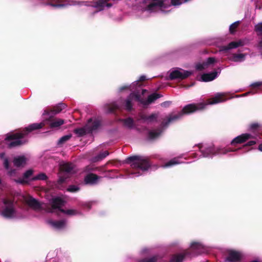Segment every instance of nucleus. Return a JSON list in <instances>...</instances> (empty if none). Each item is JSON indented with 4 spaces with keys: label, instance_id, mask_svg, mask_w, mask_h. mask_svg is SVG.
<instances>
[{
    "label": "nucleus",
    "instance_id": "f257e3e1",
    "mask_svg": "<svg viewBox=\"0 0 262 262\" xmlns=\"http://www.w3.org/2000/svg\"><path fill=\"white\" fill-rule=\"evenodd\" d=\"M24 202L30 207L34 210L46 209V211L50 213L55 212L57 210L67 215H74L78 214V211L74 209H68L64 210L60 208L64 205V201L60 197L53 198L51 200V208H46L44 204L40 203L36 199L28 194L23 196Z\"/></svg>",
    "mask_w": 262,
    "mask_h": 262
},
{
    "label": "nucleus",
    "instance_id": "f03ea898",
    "mask_svg": "<svg viewBox=\"0 0 262 262\" xmlns=\"http://www.w3.org/2000/svg\"><path fill=\"white\" fill-rule=\"evenodd\" d=\"M180 4V0H153V2L148 5L146 7L139 9L137 11V15L141 17H146L154 12L167 13L171 11L172 6Z\"/></svg>",
    "mask_w": 262,
    "mask_h": 262
},
{
    "label": "nucleus",
    "instance_id": "7ed1b4c3",
    "mask_svg": "<svg viewBox=\"0 0 262 262\" xmlns=\"http://www.w3.org/2000/svg\"><path fill=\"white\" fill-rule=\"evenodd\" d=\"M42 123H34L29 125L22 133L9 134L5 138L9 147H13L23 145L27 142V135L32 130L40 128L43 126Z\"/></svg>",
    "mask_w": 262,
    "mask_h": 262
},
{
    "label": "nucleus",
    "instance_id": "20e7f679",
    "mask_svg": "<svg viewBox=\"0 0 262 262\" xmlns=\"http://www.w3.org/2000/svg\"><path fill=\"white\" fill-rule=\"evenodd\" d=\"M228 98L227 94L225 93H217L214 97L207 100L206 103L201 102L196 104H190L186 105L182 110H181V115L182 114H188L196 111L201 110L205 108V106L209 104H215L223 102L227 100Z\"/></svg>",
    "mask_w": 262,
    "mask_h": 262
},
{
    "label": "nucleus",
    "instance_id": "39448f33",
    "mask_svg": "<svg viewBox=\"0 0 262 262\" xmlns=\"http://www.w3.org/2000/svg\"><path fill=\"white\" fill-rule=\"evenodd\" d=\"M134 171L130 173V177H137L143 174L150 166L147 158L143 156H134L127 159Z\"/></svg>",
    "mask_w": 262,
    "mask_h": 262
},
{
    "label": "nucleus",
    "instance_id": "423d86ee",
    "mask_svg": "<svg viewBox=\"0 0 262 262\" xmlns=\"http://www.w3.org/2000/svg\"><path fill=\"white\" fill-rule=\"evenodd\" d=\"M160 97V95L156 93H153L148 96L147 100H143L140 98L138 94L132 93L125 101V106L126 110L129 111L132 109V104L134 101H137L145 105L152 103Z\"/></svg>",
    "mask_w": 262,
    "mask_h": 262
},
{
    "label": "nucleus",
    "instance_id": "0eeeda50",
    "mask_svg": "<svg viewBox=\"0 0 262 262\" xmlns=\"http://www.w3.org/2000/svg\"><path fill=\"white\" fill-rule=\"evenodd\" d=\"M0 213L5 218L15 217L16 216V212L13 202L7 199H4L0 205Z\"/></svg>",
    "mask_w": 262,
    "mask_h": 262
},
{
    "label": "nucleus",
    "instance_id": "6e6552de",
    "mask_svg": "<svg viewBox=\"0 0 262 262\" xmlns=\"http://www.w3.org/2000/svg\"><path fill=\"white\" fill-rule=\"evenodd\" d=\"M100 121L97 119H90L85 127L77 128L74 130V133L78 136H81L87 133L94 131L100 126Z\"/></svg>",
    "mask_w": 262,
    "mask_h": 262
},
{
    "label": "nucleus",
    "instance_id": "1a4fd4ad",
    "mask_svg": "<svg viewBox=\"0 0 262 262\" xmlns=\"http://www.w3.org/2000/svg\"><path fill=\"white\" fill-rule=\"evenodd\" d=\"M203 156L205 157H211L214 155H220V154H225L228 152L233 151H235L234 149H231L230 148H225L223 147H209L205 149V150H203V149H201Z\"/></svg>",
    "mask_w": 262,
    "mask_h": 262
},
{
    "label": "nucleus",
    "instance_id": "9d476101",
    "mask_svg": "<svg viewBox=\"0 0 262 262\" xmlns=\"http://www.w3.org/2000/svg\"><path fill=\"white\" fill-rule=\"evenodd\" d=\"M60 172L59 178L58 181V185H60L64 182L65 180L69 177V174L73 173V165L68 163H63L60 165Z\"/></svg>",
    "mask_w": 262,
    "mask_h": 262
},
{
    "label": "nucleus",
    "instance_id": "9b49d317",
    "mask_svg": "<svg viewBox=\"0 0 262 262\" xmlns=\"http://www.w3.org/2000/svg\"><path fill=\"white\" fill-rule=\"evenodd\" d=\"M191 256H195L207 252L204 247L200 243H192L190 247Z\"/></svg>",
    "mask_w": 262,
    "mask_h": 262
},
{
    "label": "nucleus",
    "instance_id": "f8f14e48",
    "mask_svg": "<svg viewBox=\"0 0 262 262\" xmlns=\"http://www.w3.org/2000/svg\"><path fill=\"white\" fill-rule=\"evenodd\" d=\"M254 136L248 134H243L235 138L231 142L232 145H235V144L242 143L246 141L253 138Z\"/></svg>",
    "mask_w": 262,
    "mask_h": 262
},
{
    "label": "nucleus",
    "instance_id": "ddd939ff",
    "mask_svg": "<svg viewBox=\"0 0 262 262\" xmlns=\"http://www.w3.org/2000/svg\"><path fill=\"white\" fill-rule=\"evenodd\" d=\"M242 258V254L237 251H230L225 260L226 262H239Z\"/></svg>",
    "mask_w": 262,
    "mask_h": 262
},
{
    "label": "nucleus",
    "instance_id": "4468645a",
    "mask_svg": "<svg viewBox=\"0 0 262 262\" xmlns=\"http://www.w3.org/2000/svg\"><path fill=\"white\" fill-rule=\"evenodd\" d=\"M216 61V59L213 57L208 58L205 62L199 63L196 65V69L198 70H202L212 66L213 64Z\"/></svg>",
    "mask_w": 262,
    "mask_h": 262
},
{
    "label": "nucleus",
    "instance_id": "2eb2a0df",
    "mask_svg": "<svg viewBox=\"0 0 262 262\" xmlns=\"http://www.w3.org/2000/svg\"><path fill=\"white\" fill-rule=\"evenodd\" d=\"M56 4H53L51 2H48L46 4L47 5L51 6L55 8H62L68 6L75 5L77 4L76 2H71V3H64V0H54L53 1Z\"/></svg>",
    "mask_w": 262,
    "mask_h": 262
},
{
    "label": "nucleus",
    "instance_id": "dca6fc26",
    "mask_svg": "<svg viewBox=\"0 0 262 262\" xmlns=\"http://www.w3.org/2000/svg\"><path fill=\"white\" fill-rule=\"evenodd\" d=\"M220 73V71L219 72L214 71L209 73L203 74L201 77V80L204 82L211 81L215 79Z\"/></svg>",
    "mask_w": 262,
    "mask_h": 262
},
{
    "label": "nucleus",
    "instance_id": "f3484780",
    "mask_svg": "<svg viewBox=\"0 0 262 262\" xmlns=\"http://www.w3.org/2000/svg\"><path fill=\"white\" fill-rule=\"evenodd\" d=\"M33 171L32 169H29L26 171L23 176L22 178L18 179L15 180L17 183L19 184H27L31 180V178L30 177L32 175Z\"/></svg>",
    "mask_w": 262,
    "mask_h": 262
},
{
    "label": "nucleus",
    "instance_id": "a211bd4d",
    "mask_svg": "<svg viewBox=\"0 0 262 262\" xmlns=\"http://www.w3.org/2000/svg\"><path fill=\"white\" fill-rule=\"evenodd\" d=\"M47 223L53 228L56 230H60L64 228L66 225V222L64 221H53L48 220Z\"/></svg>",
    "mask_w": 262,
    "mask_h": 262
},
{
    "label": "nucleus",
    "instance_id": "6ab92c4d",
    "mask_svg": "<svg viewBox=\"0 0 262 262\" xmlns=\"http://www.w3.org/2000/svg\"><path fill=\"white\" fill-rule=\"evenodd\" d=\"M246 55L247 54L243 53L233 54L228 56V59L233 62H241L245 60Z\"/></svg>",
    "mask_w": 262,
    "mask_h": 262
},
{
    "label": "nucleus",
    "instance_id": "aec40b11",
    "mask_svg": "<svg viewBox=\"0 0 262 262\" xmlns=\"http://www.w3.org/2000/svg\"><path fill=\"white\" fill-rule=\"evenodd\" d=\"M110 0H99L95 2L94 4H88V2H82L80 5H84L86 6H91L95 8H100V10H102L104 7L105 6V3ZM79 4V3L78 4ZM80 5V4H79Z\"/></svg>",
    "mask_w": 262,
    "mask_h": 262
},
{
    "label": "nucleus",
    "instance_id": "412c9836",
    "mask_svg": "<svg viewBox=\"0 0 262 262\" xmlns=\"http://www.w3.org/2000/svg\"><path fill=\"white\" fill-rule=\"evenodd\" d=\"M27 159L24 156H20L14 158V165L17 167L24 166L27 162Z\"/></svg>",
    "mask_w": 262,
    "mask_h": 262
},
{
    "label": "nucleus",
    "instance_id": "4be33fe9",
    "mask_svg": "<svg viewBox=\"0 0 262 262\" xmlns=\"http://www.w3.org/2000/svg\"><path fill=\"white\" fill-rule=\"evenodd\" d=\"M99 178L96 174L91 173L85 177L84 181L86 184H94L97 183Z\"/></svg>",
    "mask_w": 262,
    "mask_h": 262
},
{
    "label": "nucleus",
    "instance_id": "5701e85b",
    "mask_svg": "<svg viewBox=\"0 0 262 262\" xmlns=\"http://www.w3.org/2000/svg\"><path fill=\"white\" fill-rule=\"evenodd\" d=\"M180 77V70L179 68H172L169 71V79H174Z\"/></svg>",
    "mask_w": 262,
    "mask_h": 262
},
{
    "label": "nucleus",
    "instance_id": "b1692460",
    "mask_svg": "<svg viewBox=\"0 0 262 262\" xmlns=\"http://www.w3.org/2000/svg\"><path fill=\"white\" fill-rule=\"evenodd\" d=\"M180 163V160L179 158H173L167 163L161 165V167L163 168H169L174 165L179 164Z\"/></svg>",
    "mask_w": 262,
    "mask_h": 262
},
{
    "label": "nucleus",
    "instance_id": "393cba45",
    "mask_svg": "<svg viewBox=\"0 0 262 262\" xmlns=\"http://www.w3.org/2000/svg\"><path fill=\"white\" fill-rule=\"evenodd\" d=\"M242 45V42L233 41L230 42L227 46H224L222 48L221 51H227L230 49L236 48Z\"/></svg>",
    "mask_w": 262,
    "mask_h": 262
},
{
    "label": "nucleus",
    "instance_id": "a878e982",
    "mask_svg": "<svg viewBox=\"0 0 262 262\" xmlns=\"http://www.w3.org/2000/svg\"><path fill=\"white\" fill-rule=\"evenodd\" d=\"M64 123V120L61 119H56L52 120L50 123V127L51 128L58 127Z\"/></svg>",
    "mask_w": 262,
    "mask_h": 262
},
{
    "label": "nucleus",
    "instance_id": "bb28decb",
    "mask_svg": "<svg viewBox=\"0 0 262 262\" xmlns=\"http://www.w3.org/2000/svg\"><path fill=\"white\" fill-rule=\"evenodd\" d=\"M162 131L161 130H150L148 133V138L150 139H155L158 137L161 134Z\"/></svg>",
    "mask_w": 262,
    "mask_h": 262
},
{
    "label": "nucleus",
    "instance_id": "cd10ccee",
    "mask_svg": "<svg viewBox=\"0 0 262 262\" xmlns=\"http://www.w3.org/2000/svg\"><path fill=\"white\" fill-rule=\"evenodd\" d=\"M123 121L124 125L128 128H133L135 126L134 121L130 118H126Z\"/></svg>",
    "mask_w": 262,
    "mask_h": 262
},
{
    "label": "nucleus",
    "instance_id": "c85d7f7f",
    "mask_svg": "<svg viewBox=\"0 0 262 262\" xmlns=\"http://www.w3.org/2000/svg\"><path fill=\"white\" fill-rule=\"evenodd\" d=\"M146 79V77L144 75H142V76H141L139 78V79L138 80H137L135 82H134L132 85H130L129 86H122L120 88V91H123V90L124 89H128L129 88H131L132 86H134L135 85H136L138 83V82L139 81H144Z\"/></svg>",
    "mask_w": 262,
    "mask_h": 262
},
{
    "label": "nucleus",
    "instance_id": "c756f323",
    "mask_svg": "<svg viewBox=\"0 0 262 262\" xmlns=\"http://www.w3.org/2000/svg\"><path fill=\"white\" fill-rule=\"evenodd\" d=\"M159 259L158 255H154L150 257H147L140 259L138 262H157Z\"/></svg>",
    "mask_w": 262,
    "mask_h": 262
},
{
    "label": "nucleus",
    "instance_id": "7c9ffc66",
    "mask_svg": "<svg viewBox=\"0 0 262 262\" xmlns=\"http://www.w3.org/2000/svg\"><path fill=\"white\" fill-rule=\"evenodd\" d=\"M108 155V152L107 151H104L102 153H100L99 155H98L97 157L94 158L93 159V162H97L99 161H100L105 158Z\"/></svg>",
    "mask_w": 262,
    "mask_h": 262
},
{
    "label": "nucleus",
    "instance_id": "2f4dec72",
    "mask_svg": "<svg viewBox=\"0 0 262 262\" xmlns=\"http://www.w3.org/2000/svg\"><path fill=\"white\" fill-rule=\"evenodd\" d=\"M47 175L44 173H40L36 175L35 177H33L31 178L32 181H36V180H46L47 179Z\"/></svg>",
    "mask_w": 262,
    "mask_h": 262
},
{
    "label": "nucleus",
    "instance_id": "473e14b6",
    "mask_svg": "<svg viewBox=\"0 0 262 262\" xmlns=\"http://www.w3.org/2000/svg\"><path fill=\"white\" fill-rule=\"evenodd\" d=\"M179 116L176 114L170 115L167 118V122L165 123L166 125L173 122L174 121L178 119Z\"/></svg>",
    "mask_w": 262,
    "mask_h": 262
},
{
    "label": "nucleus",
    "instance_id": "72a5a7b5",
    "mask_svg": "<svg viewBox=\"0 0 262 262\" xmlns=\"http://www.w3.org/2000/svg\"><path fill=\"white\" fill-rule=\"evenodd\" d=\"M71 135H67L62 137L58 141V144L60 145L69 140L71 138Z\"/></svg>",
    "mask_w": 262,
    "mask_h": 262
},
{
    "label": "nucleus",
    "instance_id": "f704fd0d",
    "mask_svg": "<svg viewBox=\"0 0 262 262\" xmlns=\"http://www.w3.org/2000/svg\"><path fill=\"white\" fill-rule=\"evenodd\" d=\"M255 30L259 35H262V23H258L255 26Z\"/></svg>",
    "mask_w": 262,
    "mask_h": 262
},
{
    "label": "nucleus",
    "instance_id": "c9c22d12",
    "mask_svg": "<svg viewBox=\"0 0 262 262\" xmlns=\"http://www.w3.org/2000/svg\"><path fill=\"white\" fill-rule=\"evenodd\" d=\"M191 74V72L188 71L182 70L181 69V79L188 77Z\"/></svg>",
    "mask_w": 262,
    "mask_h": 262
},
{
    "label": "nucleus",
    "instance_id": "e433bc0d",
    "mask_svg": "<svg viewBox=\"0 0 262 262\" xmlns=\"http://www.w3.org/2000/svg\"><path fill=\"white\" fill-rule=\"evenodd\" d=\"M169 262H180V255L179 254L173 255Z\"/></svg>",
    "mask_w": 262,
    "mask_h": 262
},
{
    "label": "nucleus",
    "instance_id": "4c0bfd02",
    "mask_svg": "<svg viewBox=\"0 0 262 262\" xmlns=\"http://www.w3.org/2000/svg\"><path fill=\"white\" fill-rule=\"evenodd\" d=\"M239 24V21H236L230 26L229 30L231 33H233Z\"/></svg>",
    "mask_w": 262,
    "mask_h": 262
},
{
    "label": "nucleus",
    "instance_id": "58836bf2",
    "mask_svg": "<svg viewBox=\"0 0 262 262\" xmlns=\"http://www.w3.org/2000/svg\"><path fill=\"white\" fill-rule=\"evenodd\" d=\"M79 189V188L78 187H77L76 186H74V185H71V186H69V187L68 188L67 190L68 191H70L71 192H75L78 191Z\"/></svg>",
    "mask_w": 262,
    "mask_h": 262
},
{
    "label": "nucleus",
    "instance_id": "ea45409f",
    "mask_svg": "<svg viewBox=\"0 0 262 262\" xmlns=\"http://www.w3.org/2000/svg\"><path fill=\"white\" fill-rule=\"evenodd\" d=\"M157 118V115L152 114V115H150V116H149L146 120L149 121H152L156 119Z\"/></svg>",
    "mask_w": 262,
    "mask_h": 262
},
{
    "label": "nucleus",
    "instance_id": "a19ab883",
    "mask_svg": "<svg viewBox=\"0 0 262 262\" xmlns=\"http://www.w3.org/2000/svg\"><path fill=\"white\" fill-rule=\"evenodd\" d=\"M142 252L144 254H150L151 249L148 248H144L142 250Z\"/></svg>",
    "mask_w": 262,
    "mask_h": 262
},
{
    "label": "nucleus",
    "instance_id": "79ce46f5",
    "mask_svg": "<svg viewBox=\"0 0 262 262\" xmlns=\"http://www.w3.org/2000/svg\"><path fill=\"white\" fill-rule=\"evenodd\" d=\"M258 50H259V52L261 53V54H262V38L259 41V43H258Z\"/></svg>",
    "mask_w": 262,
    "mask_h": 262
},
{
    "label": "nucleus",
    "instance_id": "37998d69",
    "mask_svg": "<svg viewBox=\"0 0 262 262\" xmlns=\"http://www.w3.org/2000/svg\"><path fill=\"white\" fill-rule=\"evenodd\" d=\"M262 85V83L261 82H255L251 84V86L254 88L258 87Z\"/></svg>",
    "mask_w": 262,
    "mask_h": 262
},
{
    "label": "nucleus",
    "instance_id": "c03bdc74",
    "mask_svg": "<svg viewBox=\"0 0 262 262\" xmlns=\"http://www.w3.org/2000/svg\"><path fill=\"white\" fill-rule=\"evenodd\" d=\"M4 164L5 167L8 169L9 168V162L7 159H5L4 162Z\"/></svg>",
    "mask_w": 262,
    "mask_h": 262
},
{
    "label": "nucleus",
    "instance_id": "a18cd8bd",
    "mask_svg": "<svg viewBox=\"0 0 262 262\" xmlns=\"http://www.w3.org/2000/svg\"><path fill=\"white\" fill-rule=\"evenodd\" d=\"M170 102L169 101H165L161 104V105L163 107H167L169 105Z\"/></svg>",
    "mask_w": 262,
    "mask_h": 262
},
{
    "label": "nucleus",
    "instance_id": "49530a36",
    "mask_svg": "<svg viewBox=\"0 0 262 262\" xmlns=\"http://www.w3.org/2000/svg\"><path fill=\"white\" fill-rule=\"evenodd\" d=\"M256 142L255 141H250L247 143V145L251 146L255 144Z\"/></svg>",
    "mask_w": 262,
    "mask_h": 262
},
{
    "label": "nucleus",
    "instance_id": "de8ad7c7",
    "mask_svg": "<svg viewBox=\"0 0 262 262\" xmlns=\"http://www.w3.org/2000/svg\"><path fill=\"white\" fill-rule=\"evenodd\" d=\"M61 108L59 109L58 108H57L54 111V114L59 113L61 111Z\"/></svg>",
    "mask_w": 262,
    "mask_h": 262
},
{
    "label": "nucleus",
    "instance_id": "09e8293b",
    "mask_svg": "<svg viewBox=\"0 0 262 262\" xmlns=\"http://www.w3.org/2000/svg\"><path fill=\"white\" fill-rule=\"evenodd\" d=\"M257 126H258V125L257 124H253L251 125V128H256Z\"/></svg>",
    "mask_w": 262,
    "mask_h": 262
},
{
    "label": "nucleus",
    "instance_id": "8fccbe9b",
    "mask_svg": "<svg viewBox=\"0 0 262 262\" xmlns=\"http://www.w3.org/2000/svg\"><path fill=\"white\" fill-rule=\"evenodd\" d=\"M258 149L260 151H262V144H260L258 146Z\"/></svg>",
    "mask_w": 262,
    "mask_h": 262
},
{
    "label": "nucleus",
    "instance_id": "3c124183",
    "mask_svg": "<svg viewBox=\"0 0 262 262\" xmlns=\"http://www.w3.org/2000/svg\"><path fill=\"white\" fill-rule=\"evenodd\" d=\"M189 1V0H181V4L183 3H186L188 1Z\"/></svg>",
    "mask_w": 262,
    "mask_h": 262
},
{
    "label": "nucleus",
    "instance_id": "603ef678",
    "mask_svg": "<svg viewBox=\"0 0 262 262\" xmlns=\"http://www.w3.org/2000/svg\"><path fill=\"white\" fill-rule=\"evenodd\" d=\"M88 169V170H93L94 168L88 167L87 168Z\"/></svg>",
    "mask_w": 262,
    "mask_h": 262
},
{
    "label": "nucleus",
    "instance_id": "864d4df0",
    "mask_svg": "<svg viewBox=\"0 0 262 262\" xmlns=\"http://www.w3.org/2000/svg\"><path fill=\"white\" fill-rule=\"evenodd\" d=\"M106 6L107 7H110L112 6V5H111V4H107L106 5Z\"/></svg>",
    "mask_w": 262,
    "mask_h": 262
},
{
    "label": "nucleus",
    "instance_id": "5fc2aeb1",
    "mask_svg": "<svg viewBox=\"0 0 262 262\" xmlns=\"http://www.w3.org/2000/svg\"><path fill=\"white\" fill-rule=\"evenodd\" d=\"M4 157V154H1L0 155V157H1V158H3Z\"/></svg>",
    "mask_w": 262,
    "mask_h": 262
},
{
    "label": "nucleus",
    "instance_id": "6e6d98bb",
    "mask_svg": "<svg viewBox=\"0 0 262 262\" xmlns=\"http://www.w3.org/2000/svg\"><path fill=\"white\" fill-rule=\"evenodd\" d=\"M251 262H260V261L258 260H254L252 261Z\"/></svg>",
    "mask_w": 262,
    "mask_h": 262
},
{
    "label": "nucleus",
    "instance_id": "4d7b16f0",
    "mask_svg": "<svg viewBox=\"0 0 262 262\" xmlns=\"http://www.w3.org/2000/svg\"><path fill=\"white\" fill-rule=\"evenodd\" d=\"M181 259H182L183 257L184 256L182 252H181Z\"/></svg>",
    "mask_w": 262,
    "mask_h": 262
},
{
    "label": "nucleus",
    "instance_id": "13d9d810",
    "mask_svg": "<svg viewBox=\"0 0 262 262\" xmlns=\"http://www.w3.org/2000/svg\"><path fill=\"white\" fill-rule=\"evenodd\" d=\"M9 173L10 175H12V171H9Z\"/></svg>",
    "mask_w": 262,
    "mask_h": 262
},
{
    "label": "nucleus",
    "instance_id": "bf43d9fd",
    "mask_svg": "<svg viewBox=\"0 0 262 262\" xmlns=\"http://www.w3.org/2000/svg\"><path fill=\"white\" fill-rule=\"evenodd\" d=\"M146 91L145 90H143L142 91V94H144V93L145 92H146Z\"/></svg>",
    "mask_w": 262,
    "mask_h": 262
},
{
    "label": "nucleus",
    "instance_id": "052dcab7",
    "mask_svg": "<svg viewBox=\"0 0 262 262\" xmlns=\"http://www.w3.org/2000/svg\"><path fill=\"white\" fill-rule=\"evenodd\" d=\"M250 93H251L250 92H248L247 93H246L244 95L246 96V95H248V94H250Z\"/></svg>",
    "mask_w": 262,
    "mask_h": 262
},
{
    "label": "nucleus",
    "instance_id": "680f3d73",
    "mask_svg": "<svg viewBox=\"0 0 262 262\" xmlns=\"http://www.w3.org/2000/svg\"><path fill=\"white\" fill-rule=\"evenodd\" d=\"M57 187H58V188H59V189H61V187H60L59 186H58V185L57 186Z\"/></svg>",
    "mask_w": 262,
    "mask_h": 262
}]
</instances>
